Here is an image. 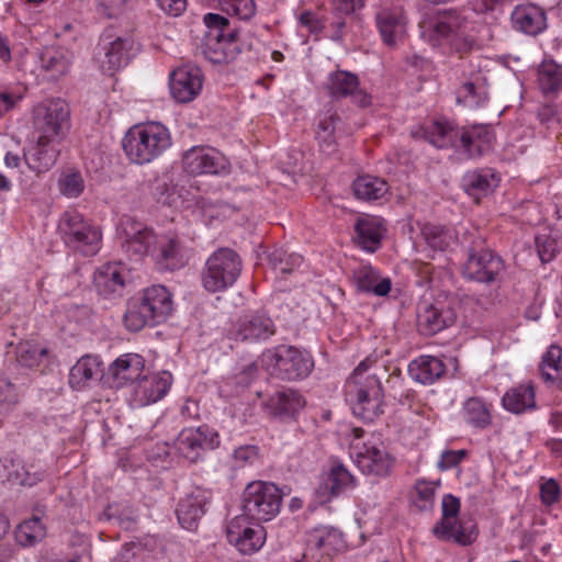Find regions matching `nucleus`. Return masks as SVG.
Wrapping results in <instances>:
<instances>
[{"label": "nucleus", "mask_w": 562, "mask_h": 562, "mask_svg": "<svg viewBox=\"0 0 562 562\" xmlns=\"http://www.w3.org/2000/svg\"><path fill=\"white\" fill-rule=\"evenodd\" d=\"M210 502L207 492L195 488L192 493L182 498L176 509L177 518L182 528L193 530L198 521L205 514V506Z\"/></svg>", "instance_id": "obj_29"}, {"label": "nucleus", "mask_w": 562, "mask_h": 562, "mask_svg": "<svg viewBox=\"0 0 562 562\" xmlns=\"http://www.w3.org/2000/svg\"><path fill=\"white\" fill-rule=\"evenodd\" d=\"M465 457L464 450H450L442 452L438 468L442 471L457 467Z\"/></svg>", "instance_id": "obj_63"}, {"label": "nucleus", "mask_w": 562, "mask_h": 562, "mask_svg": "<svg viewBox=\"0 0 562 562\" xmlns=\"http://www.w3.org/2000/svg\"><path fill=\"white\" fill-rule=\"evenodd\" d=\"M355 233L358 241L363 246L366 244L380 245L387 233L386 222L380 216H360L356 221Z\"/></svg>", "instance_id": "obj_38"}, {"label": "nucleus", "mask_w": 562, "mask_h": 562, "mask_svg": "<svg viewBox=\"0 0 562 562\" xmlns=\"http://www.w3.org/2000/svg\"><path fill=\"white\" fill-rule=\"evenodd\" d=\"M248 517L236 516L226 528L229 543L234 544L241 553L251 554L258 551L265 543L266 532L259 522L251 526Z\"/></svg>", "instance_id": "obj_18"}, {"label": "nucleus", "mask_w": 562, "mask_h": 562, "mask_svg": "<svg viewBox=\"0 0 562 562\" xmlns=\"http://www.w3.org/2000/svg\"><path fill=\"white\" fill-rule=\"evenodd\" d=\"M442 515L432 527L436 538L443 541H454L461 546H469L476 540L477 529L472 520L459 519L460 499L451 494L442 497Z\"/></svg>", "instance_id": "obj_9"}, {"label": "nucleus", "mask_w": 562, "mask_h": 562, "mask_svg": "<svg viewBox=\"0 0 562 562\" xmlns=\"http://www.w3.org/2000/svg\"><path fill=\"white\" fill-rule=\"evenodd\" d=\"M45 536L46 527L38 517L25 519L15 531V540L22 547H32L42 541Z\"/></svg>", "instance_id": "obj_47"}, {"label": "nucleus", "mask_w": 562, "mask_h": 562, "mask_svg": "<svg viewBox=\"0 0 562 562\" xmlns=\"http://www.w3.org/2000/svg\"><path fill=\"white\" fill-rule=\"evenodd\" d=\"M502 406L515 415L535 411L537 408L535 386L531 383H521L508 389L502 397Z\"/></svg>", "instance_id": "obj_32"}, {"label": "nucleus", "mask_w": 562, "mask_h": 562, "mask_svg": "<svg viewBox=\"0 0 562 562\" xmlns=\"http://www.w3.org/2000/svg\"><path fill=\"white\" fill-rule=\"evenodd\" d=\"M172 382V374L168 371L144 374L131 390V405L144 407L159 402L168 394Z\"/></svg>", "instance_id": "obj_15"}, {"label": "nucleus", "mask_w": 562, "mask_h": 562, "mask_svg": "<svg viewBox=\"0 0 562 562\" xmlns=\"http://www.w3.org/2000/svg\"><path fill=\"white\" fill-rule=\"evenodd\" d=\"M18 403V392L8 378L0 374V415L9 412Z\"/></svg>", "instance_id": "obj_58"}, {"label": "nucleus", "mask_w": 562, "mask_h": 562, "mask_svg": "<svg viewBox=\"0 0 562 562\" xmlns=\"http://www.w3.org/2000/svg\"><path fill=\"white\" fill-rule=\"evenodd\" d=\"M276 333V326L271 317L265 312H255L237 323L235 338L240 341L266 340Z\"/></svg>", "instance_id": "obj_26"}, {"label": "nucleus", "mask_w": 562, "mask_h": 562, "mask_svg": "<svg viewBox=\"0 0 562 562\" xmlns=\"http://www.w3.org/2000/svg\"><path fill=\"white\" fill-rule=\"evenodd\" d=\"M133 49V41L130 38L116 37L102 47L103 58H100V66L104 74L110 76L127 65Z\"/></svg>", "instance_id": "obj_31"}, {"label": "nucleus", "mask_w": 562, "mask_h": 562, "mask_svg": "<svg viewBox=\"0 0 562 562\" xmlns=\"http://www.w3.org/2000/svg\"><path fill=\"white\" fill-rule=\"evenodd\" d=\"M182 168L190 176L229 173L228 159L217 149L209 146H193L182 155Z\"/></svg>", "instance_id": "obj_13"}, {"label": "nucleus", "mask_w": 562, "mask_h": 562, "mask_svg": "<svg viewBox=\"0 0 562 562\" xmlns=\"http://www.w3.org/2000/svg\"><path fill=\"white\" fill-rule=\"evenodd\" d=\"M8 469V480L14 484L32 487L45 477V471L34 464H24L19 460H11Z\"/></svg>", "instance_id": "obj_45"}, {"label": "nucleus", "mask_w": 562, "mask_h": 562, "mask_svg": "<svg viewBox=\"0 0 562 562\" xmlns=\"http://www.w3.org/2000/svg\"><path fill=\"white\" fill-rule=\"evenodd\" d=\"M15 352L18 362L26 368H35L49 361V350L36 342H20Z\"/></svg>", "instance_id": "obj_46"}, {"label": "nucleus", "mask_w": 562, "mask_h": 562, "mask_svg": "<svg viewBox=\"0 0 562 562\" xmlns=\"http://www.w3.org/2000/svg\"><path fill=\"white\" fill-rule=\"evenodd\" d=\"M359 364L345 383L346 401L352 413L364 422H373L383 413L384 390L374 374H364Z\"/></svg>", "instance_id": "obj_4"}, {"label": "nucleus", "mask_w": 562, "mask_h": 562, "mask_svg": "<svg viewBox=\"0 0 562 562\" xmlns=\"http://www.w3.org/2000/svg\"><path fill=\"white\" fill-rule=\"evenodd\" d=\"M357 484L355 476L338 461H333L328 471L319 476L316 493L324 502L352 490Z\"/></svg>", "instance_id": "obj_21"}, {"label": "nucleus", "mask_w": 562, "mask_h": 562, "mask_svg": "<svg viewBox=\"0 0 562 562\" xmlns=\"http://www.w3.org/2000/svg\"><path fill=\"white\" fill-rule=\"evenodd\" d=\"M364 434L366 431L362 428L353 427L351 429L353 440L350 446L357 467L364 474L389 475L394 463L393 457L386 451L382 441L367 440L361 443L358 442L364 437Z\"/></svg>", "instance_id": "obj_10"}, {"label": "nucleus", "mask_w": 562, "mask_h": 562, "mask_svg": "<svg viewBox=\"0 0 562 562\" xmlns=\"http://www.w3.org/2000/svg\"><path fill=\"white\" fill-rule=\"evenodd\" d=\"M436 485L432 482L419 480L415 484L413 505L419 512H430L435 505Z\"/></svg>", "instance_id": "obj_52"}, {"label": "nucleus", "mask_w": 562, "mask_h": 562, "mask_svg": "<svg viewBox=\"0 0 562 562\" xmlns=\"http://www.w3.org/2000/svg\"><path fill=\"white\" fill-rule=\"evenodd\" d=\"M464 267L470 278L490 282L502 269L503 261L491 248H471Z\"/></svg>", "instance_id": "obj_25"}, {"label": "nucleus", "mask_w": 562, "mask_h": 562, "mask_svg": "<svg viewBox=\"0 0 562 562\" xmlns=\"http://www.w3.org/2000/svg\"><path fill=\"white\" fill-rule=\"evenodd\" d=\"M539 498L543 506L551 507L562 499V491L559 482L553 477H541L539 484Z\"/></svg>", "instance_id": "obj_55"}, {"label": "nucleus", "mask_w": 562, "mask_h": 562, "mask_svg": "<svg viewBox=\"0 0 562 562\" xmlns=\"http://www.w3.org/2000/svg\"><path fill=\"white\" fill-rule=\"evenodd\" d=\"M20 95H16L8 89L0 87V116H3L5 113L11 111L20 101Z\"/></svg>", "instance_id": "obj_64"}, {"label": "nucleus", "mask_w": 562, "mask_h": 562, "mask_svg": "<svg viewBox=\"0 0 562 562\" xmlns=\"http://www.w3.org/2000/svg\"><path fill=\"white\" fill-rule=\"evenodd\" d=\"M456 300H436L418 313L417 327L425 336H432L452 326L457 321Z\"/></svg>", "instance_id": "obj_17"}, {"label": "nucleus", "mask_w": 562, "mask_h": 562, "mask_svg": "<svg viewBox=\"0 0 562 562\" xmlns=\"http://www.w3.org/2000/svg\"><path fill=\"white\" fill-rule=\"evenodd\" d=\"M145 359L138 353H124L116 358L108 369V382L111 387L120 389L135 382L144 375Z\"/></svg>", "instance_id": "obj_23"}, {"label": "nucleus", "mask_w": 562, "mask_h": 562, "mask_svg": "<svg viewBox=\"0 0 562 562\" xmlns=\"http://www.w3.org/2000/svg\"><path fill=\"white\" fill-rule=\"evenodd\" d=\"M34 133L46 139L60 140L69 130L70 110L61 99H52L34 109Z\"/></svg>", "instance_id": "obj_11"}, {"label": "nucleus", "mask_w": 562, "mask_h": 562, "mask_svg": "<svg viewBox=\"0 0 562 562\" xmlns=\"http://www.w3.org/2000/svg\"><path fill=\"white\" fill-rule=\"evenodd\" d=\"M203 21L206 27L200 44L203 56L213 64L235 59L240 53L237 29L231 25L228 19L217 13L205 14Z\"/></svg>", "instance_id": "obj_5"}, {"label": "nucleus", "mask_w": 562, "mask_h": 562, "mask_svg": "<svg viewBox=\"0 0 562 562\" xmlns=\"http://www.w3.org/2000/svg\"><path fill=\"white\" fill-rule=\"evenodd\" d=\"M59 142L37 136L36 143L24 154L27 167L36 175L47 172L58 158Z\"/></svg>", "instance_id": "obj_28"}, {"label": "nucleus", "mask_w": 562, "mask_h": 562, "mask_svg": "<svg viewBox=\"0 0 562 562\" xmlns=\"http://www.w3.org/2000/svg\"><path fill=\"white\" fill-rule=\"evenodd\" d=\"M327 90L334 99L352 97L359 106L366 108L371 104V97L359 89L357 75L346 70H336L328 76Z\"/></svg>", "instance_id": "obj_24"}, {"label": "nucleus", "mask_w": 562, "mask_h": 562, "mask_svg": "<svg viewBox=\"0 0 562 562\" xmlns=\"http://www.w3.org/2000/svg\"><path fill=\"white\" fill-rule=\"evenodd\" d=\"M331 21L328 23V25L326 24V29L324 31L325 37L340 44L345 41L347 35L348 18L338 14H331Z\"/></svg>", "instance_id": "obj_59"}, {"label": "nucleus", "mask_w": 562, "mask_h": 562, "mask_svg": "<svg viewBox=\"0 0 562 562\" xmlns=\"http://www.w3.org/2000/svg\"><path fill=\"white\" fill-rule=\"evenodd\" d=\"M513 27L529 36H537L542 33L547 24L544 10L536 4L517 5L510 15Z\"/></svg>", "instance_id": "obj_27"}, {"label": "nucleus", "mask_w": 562, "mask_h": 562, "mask_svg": "<svg viewBox=\"0 0 562 562\" xmlns=\"http://www.w3.org/2000/svg\"><path fill=\"white\" fill-rule=\"evenodd\" d=\"M241 268V258L233 248H217L201 271L202 288L212 294L224 292L235 284Z\"/></svg>", "instance_id": "obj_6"}, {"label": "nucleus", "mask_w": 562, "mask_h": 562, "mask_svg": "<svg viewBox=\"0 0 562 562\" xmlns=\"http://www.w3.org/2000/svg\"><path fill=\"white\" fill-rule=\"evenodd\" d=\"M539 371L544 381L562 383V347L552 344L542 355Z\"/></svg>", "instance_id": "obj_44"}, {"label": "nucleus", "mask_w": 562, "mask_h": 562, "mask_svg": "<svg viewBox=\"0 0 562 562\" xmlns=\"http://www.w3.org/2000/svg\"><path fill=\"white\" fill-rule=\"evenodd\" d=\"M127 274L126 268L121 262H106L100 266L93 276L97 292L104 299L121 297Z\"/></svg>", "instance_id": "obj_22"}, {"label": "nucleus", "mask_w": 562, "mask_h": 562, "mask_svg": "<svg viewBox=\"0 0 562 562\" xmlns=\"http://www.w3.org/2000/svg\"><path fill=\"white\" fill-rule=\"evenodd\" d=\"M340 117L336 111H327L321 113L317 117L315 137L318 142L319 149L331 155L337 151L336 124Z\"/></svg>", "instance_id": "obj_40"}, {"label": "nucleus", "mask_w": 562, "mask_h": 562, "mask_svg": "<svg viewBox=\"0 0 562 562\" xmlns=\"http://www.w3.org/2000/svg\"><path fill=\"white\" fill-rule=\"evenodd\" d=\"M374 20L382 42L395 47L406 32L404 9L401 5L383 7L375 13Z\"/></svg>", "instance_id": "obj_20"}, {"label": "nucleus", "mask_w": 562, "mask_h": 562, "mask_svg": "<svg viewBox=\"0 0 562 562\" xmlns=\"http://www.w3.org/2000/svg\"><path fill=\"white\" fill-rule=\"evenodd\" d=\"M158 250L153 256L159 270L175 271L186 266L187 258L181 254L180 248H155Z\"/></svg>", "instance_id": "obj_51"}, {"label": "nucleus", "mask_w": 562, "mask_h": 562, "mask_svg": "<svg viewBox=\"0 0 562 562\" xmlns=\"http://www.w3.org/2000/svg\"><path fill=\"white\" fill-rule=\"evenodd\" d=\"M305 404L306 402L299 391L285 389L273 394L268 406L276 416L293 418Z\"/></svg>", "instance_id": "obj_37"}, {"label": "nucleus", "mask_w": 562, "mask_h": 562, "mask_svg": "<svg viewBox=\"0 0 562 562\" xmlns=\"http://www.w3.org/2000/svg\"><path fill=\"white\" fill-rule=\"evenodd\" d=\"M203 74L200 67L183 65L170 75V92L175 100L187 103L194 100L202 90Z\"/></svg>", "instance_id": "obj_19"}, {"label": "nucleus", "mask_w": 562, "mask_h": 562, "mask_svg": "<svg viewBox=\"0 0 562 562\" xmlns=\"http://www.w3.org/2000/svg\"><path fill=\"white\" fill-rule=\"evenodd\" d=\"M122 237L126 244H138L140 246H150L158 243L151 228L134 220H127L122 224Z\"/></svg>", "instance_id": "obj_48"}, {"label": "nucleus", "mask_w": 562, "mask_h": 562, "mask_svg": "<svg viewBox=\"0 0 562 562\" xmlns=\"http://www.w3.org/2000/svg\"><path fill=\"white\" fill-rule=\"evenodd\" d=\"M299 23L317 40L326 29V19L312 10H303L299 14Z\"/></svg>", "instance_id": "obj_56"}, {"label": "nucleus", "mask_w": 562, "mask_h": 562, "mask_svg": "<svg viewBox=\"0 0 562 562\" xmlns=\"http://www.w3.org/2000/svg\"><path fill=\"white\" fill-rule=\"evenodd\" d=\"M109 518L116 521V524L125 530H131L134 528L137 521V514L135 509L131 506H125L121 512L114 509L113 507H109Z\"/></svg>", "instance_id": "obj_61"}, {"label": "nucleus", "mask_w": 562, "mask_h": 562, "mask_svg": "<svg viewBox=\"0 0 562 562\" xmlns=\"http://www.w3.org/2000/svg\"><path fill=\"white\" fill-rule=\"evenodd\" d=\"M221 10L241 20L250 19L256 11L254 0H216Z\"/></svg>", "instance_id": "obj_54"}, {"label": "nucleus", "mask_w": 562, "mask_h": 562, "mask_svg": "<svg viewBox=\"0 0 562 562\" xmlns=\"http://www.w3.org/2000/svg\"><path fill=\"white\" fill-rule=\"evenodd\" d=\"M366 5V0H333L331 14H338L346 18H353Z\"/></svg>", "instance_id": "obj_60"}, {"label": "nucleus", "mask_w": 562, "mask_h": 562, "mask_svg": "<svg viewBox=\"0 0 562 562\" xmlns=\"http://www.w3.org/2000/svg\"><path fill=\"white\" fill-rule=\"evenodd\" d=\"M426 139L437 148H453L468 159L479 158L492 149L493 131L486 125L456 126L434 121L424 127Z\"/></svg>", "instance_id": "obj_1"}, {"label": "nucleus", "mask_w": 562, "mask_h": 562, "mask_svg": "<svg viewBox=\"0 0 562 562\" xmlns=\"http://www.w3.org/2000/svg\"><path fill=\"white\" fill-rule=\"evenodd\" d=\"M262 363L271 375L285 381L306 378L314 368L312 356L292 346H278L262 356Z\"/></svg>", "instance_id": "obj_7"}, {"label": "nucleus", "mask_w": 562, "mask_h": 562, "mask_svg": "<svg viewBox=\"0 0 562 562\" xmlns=\"http://www.w3.org/2000/svg\"><path fill=\"white\" fill-rule=\"evenodd\" d=\"M172 294L160 284L145 288L127 300L123 323L127 330L139 331L146 326L164 323L172 312Z\"/></svg>", "instance_id": "obj_2"}, {"label": "nucleus", "mask_w": 562, "mask_h": 562, "mask_svg": "<svg viewBox=\"0 0 562 562\" xmlns=\"http://www.w3.org/2000/svg\"><path fill=\"white\" fill-rule=\"evenodd\" d=\"M538 85L544 94H557L562 90V65L546 58L538 67Z\"/></svg>", "instance_id": "obj_43"}, {"label": "nucleus", "mask_w": 562, "mask_h": 562, "mask_svg": "<svg viewBox=\"0 0 562 562\" xmlns=\"http://www.w3.org/2000/svg\"><path fill=\"white\" fill-rule=\"evenodd\" d=\"M220 446V435L216 430L202 425L196 428H184L176 440L178 452L190 462L199 461L203 454Z\"/></svg>", "instance_id": "obj_14"}, {"label": "nucleus", "mask_w": 562, "mask_h": 562, "mask_svg": "<svg viewBox=\"0 0 562 562\" xmlns=\"http://www.w3.org/2000/svg\"><path fill=\"white\" fill-rule=\"evenodd\" d=\"M282 493L280 488L266 481L247 484L241 496L243 515L256 522L269 521L280 512Z\"/></svg>", "instance_id": "obj_8"}, {"label": "nucleus", "mask_w": 562, "mask_h": 562, "mask_svg": "<svg viewBox=\"0 0 562 562\" xmlns=\"http://www.w3.org/2000/svg\"><path fill=\"white\" fill-rule=\"evenodd\" d=\"M233 458L238 468L252 465L259 460V448L254 445L240 446L234 450Z\"/></svg>", "instance_id": "obj_62"}, {"label": "nucleus", "mask_w": 562, "mask_h": 562, "mask_svg": "<svg viewBox=\"0 0 562 562\" xmlns=\"http://www.w3.org/2000/svg\"><path fill=\"white\" fill-rule=\"evenodd\" d=\"M446 364L435 356L422 355L408 364V374L415 382L424 385L434 384L446 373Z\"/></svg>", "instance_id": "obj_30"}, {"label": "nucleus", "mask_w": 562, "mask_h": 562, "mask_svg": "<svg viewBox=\"0 0 562 562\" xmlns=\"http://www.w3.org/2000/svg\"><path fill=\"white\" fill-rule=\"evenodd\" d=\"M171 145L169 130L159 122L136 124L122 139V147L128 160L140 166L162 156Z\"/></svg>", "instance_id": "obj_3"}, {"label": "nucleus", "mask_w": 562, "mask_h": 562, "mask_svg": "<svg viewBox=\"0 0 562 562\" xmlns=\"http://www.w3.org/2000/svg\"><path fill=\"white\" fill-rule=\"evenodd\" d=\"M58 229L65 244L93 246L101 241L102 234L98 226L87 221L77 210L64 212Z\"/></svg>", "instance_id": "obj_16"}, {"label": "nucleus", "mask_w": 562, "mask_h": 562, "mask_svg": "<svg viewBox=\"0 0 562 562\" xmlns=\"http://www.w3.org/2000/svg\"><path fill=\"white\" fill-rule=\"evenodd\" d=\"M419 233L428 246H449L456 240L452 229L436 224L419 225Z\"/></svg>", "instance_id": "obj_49"}, {"label": "nucleus", "mask_w": 562, "mask_h": 562, "mask_svg": "<svg viewBox=\"0 0 562 562\" xmlns=\"http://www.w3.org/2000/svg\"><path fill=\"white\" fill-rule=\"evenodd\" d=\"M462 186L479 202L481 196L491 193L498 186V178L491 168L475 169L463 176Z\"/></svg>", "instance_id": "obj_36"}, {"label": "nucleus", "mask_w": 562, "mask_h": 562, "mask_svg": "<svg viewBox=\"0 0 562 562\" xmlns=\"http://www.w3.org/2000/svg\"><path fill=\"white\" fill-rule=\"evenodd\" d=\"M285 255L284 248H273V251L268 255L272 266L283 273L291 272L293 267L300 266L302 262L301 256L292 254L284 260Z\"/></svg>", "instance_id": "obj_57"}, {"label": "nucleus", "mask_w": 562, "mask_h": 562, "mask_svg": "<svg viewBox=\"0 0 562 562\" xmlns=\"http://www.w3.org/2000/svg\"><path fill=\"white\" fill-rule=\"evenodd\" d=\"M352 191L358 200L372 202L385 196L389 184L382 178L363 175L353 180Z\"/></svg>", "instance_id": "obj_42"}, {"label": "nucleus", "mask_w": 562, "mask_h": 562, "mask_svg": "<svg viewBox=\"0 0 562 562\" xmlns=\"http://www.w3.org/2000/svg\"><path fill=\"white\" fill-rule=\"evenodd\" d=\"M308 539L312 550L310 554H314L313 550H323L331 559L335 553L345 548L342 533L335 528H317L308 536ZM310 557L313 558V555Z\"/></svg>", "instance_id": "obj_41"}, {"label": "nucleus", "mask_w": 562, "mask_h": 562, "mask_svg": "<svg viewBox=\"0 0 562 562\" xmlns=\"http://www.w3.org/2000/svg\"><path fill=\"white\" fill-rule=\"evenodd\" d=\"M41 68L50 80H58L69 72L71 54L59 46L44 47L40 55Z\"/></svg>", "instance_id": "obj_34"}, {"label": "nucleus", "mask_w": 562, "mask_h": 562, "mask_svg": "<svg viewBox=\"0 0 562 562\" xmlns=\"http://www.w3.org/2000/svg\"><path fill=\"white\" fill-rule=\"evenodd\" d=\"M487 98L486 90L483 85L475 81L464 82L458 90L457 99L459 103L465 106L475 108L482 104Z\"/></svg>", "instance_id": "obj_50"}, {"label": "nucleus", "mask_w": 562, "mask_h": 562, "mask_svg": "<svg viewBox=\"0 0 562 562\" xmlns=\"http://www.w3.org/2000/svg\"><path fill=\"white\" fill-rule=\"evenodd\" d=\"M479 24L464 12L447 11L434 23V33L449 40L458 52L469 50L475 43Z\"/></svg>", "instance_id": "obj_12"}, {"label": "nucleus", "mask_w": 562, "mask_h": 562, "mask_svg": "<svg viewBox=\"0 0 562 562\" xmlns=\"http://www.w3.org/2000/svg\"><path fill=\"white\" fill-rule=\"evenodd\" d=\"M353 280L358 291L372 293L376 296H385L390 293L392 281L387 277H381L379 270L371 265H361L353 270Z\"/></svg>", "instance_id": "obj_33"}, {"label": "nucleus", "mask_w": 562, "mask_h": 562, "mask_svg": "<svg viewBox=\"0 0 562 562\" xmlns=\"http://www.w3.org/2000/svg\"><path fill=\"white\" fill-rule=\"evenodd\" d=\"M59 192L67 198H77L85 190V180L80 171L64 172L58 180Z\"/></svg>", "instance_id": "obj_53"}, {"label": "nucleus", "mask_w": 562, "mask_h": 562, "mask_svg": "<svg viewBox=\"0 0 562 562\" xmlns=\"http://www.w3.org/2000/svg\"><path fill=\"white\" fill-rule=\"evenodd\" d=\"M493 404L480 396L469 397L462 406V418L474 429L483 430L493 423Z\"/></svg>", "instance_id": "obj_35"}, {"label": "nucleus", "mask_w": 562, "mask_h": 562, "mask_svg": "<svg viewBox=\"0 0 562 562\" xmlns=\"http://www.w3.org/2000/svg\"><path fill=\"white\" fill-rule=\"evenodd\" d=\"M102 372L101 361L94 356L81 357L70 369L69 385L80 391L89 385V382L97 379Z\"/></svg>", "instance_id": "obj_39"}]
</instances>
